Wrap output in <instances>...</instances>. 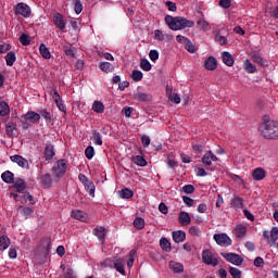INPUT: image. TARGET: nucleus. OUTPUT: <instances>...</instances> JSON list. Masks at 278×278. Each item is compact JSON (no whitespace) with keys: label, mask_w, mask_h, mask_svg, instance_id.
<instances>
[{"label":"nucleus","mask_w":278,"mask_h":278,"mask_svg":"<svg viewBox=\"0 0 278 278\" xmlns=\"http://www.w3.org/2000/svg\"><path fill=\"white\" fill-rule=\"evenodd\" d=\"M24 118L26 121H29V123L36 124L40 121V113H36L34 111H28L25 115Z\"/></svg>","instance_id":"18"},{"label":"nucleus","mask_w":278,"mask_h":278,"mask_svg":"<svg viewBox=\"0 0 278 278\" xmlns=\"http://www.w3.org/2000/svg\"><path fill=\"white\" fill-rule=\"evenodd\" d=\"M10 114V105L5 101L0 102V116H8Z\"/></svg>","instance_id":"37"},{"label":"nucleus","mask_w":278,"mask_h":278,"mask_svg":"<svg viewBox=\"0 0 278 278\" xmlns=\"http://www.w3.org/2000/svg\"><path fill=\"white\" fill-rule=\"evenodd\" d=\"M39 184L41 188L49 189L51 186H53V178L51 177V174H43L39 178Z\"/></svg>","instance_id":"11"},{"label":"nucleus","mask_w":278,"mask_h":278,"mask_svg":"<svg viewBox=\"0 0 278 278\" xmlns=\"http://www.w3.org/2000/svg\"><path fill=\"white\" fill-rule=\"evenodd\" d=\"M254 266H256V268H262V266H264V258L262 256H257L254 260Z\"/></svg>","instance_id":"63"},{"label":"nucleus","mask_w":278,"mask_h":278,"mask_svg":"<svg viewBox=\"0 0 278 278\" xmlns=\"http://www.w3.org/2000/svg\"><path fill=\"white\" fill-rule=\"evenodd\" d=\"M131 162H134V164H136L137 166L141 167H144L148 164L147 160L142 155L131 156Z\"/></svg>","instance_id":"29"},{"label":"nucleus","mask_w":278,"mask_h":278,"mask_svg":"<svg viewBox=\"0 0 278 278\" xmlns=\"http://www.w3.org/2000/svg\"><path fill=\"white\" fill-rule=\"evenodd\" d=\"M134 227H135V229H138L139 231L144 229V219L142 217L135 218Z\"/></svg>","instance_id":"41"},{"label":"nucleus","mask_w":278,"mask_h":278,"mask_svg":"<svg viewBox=\"0 0 278 278\" xmlns=\"http://www.w3.org/2000/svg\"><path fill=\"white\" fill-rule=\"evenodd\" d=\"M75 48H73V47H68V46H66V47H64V53H65V55H68V58H75Z\"/></svg>","instance_id":"59"},{"label":"nucleus","mask_w":278,"mask_h":278,"mask_svg":"<svg viewBox=\"0 0 278 278\" xmlns=\"http://www.w3.org/2000/svg\"><path fill=\"white\" fill-rule=\"evenodd\" d=\"M39 52L45 60H51V51H49V48L45 43L39 46Z\"/></svg>","instance_id":"27"},{"label":"nucleus","mask_w":278,"mask_h":278,"mask_svg":"<svg viewBox=\"0 0 278 278\" xmlns=\"http://www.w3.org/2000/svg\"><path fill=\"white\" fill-rule=\"evenodd\" d=\"M45 160H53L55 157V148L51 143H47L43 152Z\"/></svg>","instance_id":"16"},{"label":"nucleus","mask_w":278,"mask_h":278,"mask_svg":"<svg viewBox=\"0 0 278 278\" xmlns=\"http://www.w3.org/2000/svg\"><path fill=\"white\" fill-rule=\"evenodd\" d=\"M229 273L232 278H242V271L236 267H230Z\"/></svg>","instance_id":"50"},{"label":"nucleus","mask_w":278,"mask_h":278,"mask_svg":"<svg viewBox=\"0 0 278 278\" xmlns=\"http://www.w3.org/2000/svg\"><path fill=\"white\" fill-rule=\"evenodd\" d=\"M154 38L159 41L164 40V33H162L160 29L154 30Z\"/></svg>","instance_id":"64"},{"label":"nucleus","mask_w":278,"mask_h":278,"mask_svg":"<svg viewBox=\"0 0 278 278\" xmlns=\"http://www.w3.org/2000/svg\"><path fill=\"white\" fill-rule=\"evenodd\" d=\"M15 16H23L24 18H29L31 16V8L25 2H20L14 7Z\"/></svg>","instance_id":"4"},{"label":"nucleus","mask_w":278,"mask_h":278,"mask_svg":"<svg viewBox=\"0 0 278 278\" xmlns=\"http://www.w3.org/2000/svg\"><path fill=\"white\" fill-rule=\"evenodd\" d=\"M20 42L23 45V47H28V45H31V40H29V35L22 34L20 37Z\"/></svg>","instance_id":"45"},{"label":"nucleus","mask_w":278,"mask_h":278,"mask_svg":"<svg viewBox=\"0 0 278 278\" xmlns=\"http://www.w3.org/2000/svg\"><path fill=\"white\" fill-rule=\"evenodd\" d=\"M169 268H170V270H173V273H176L178 275L184 273V264H181L179 262L170 261Z\"/></svg>","instance_id":"22"},{"label":"nucleus","mask_w":278,"mask_h":278,"mask_svg":"<svg viewBox=\"0 0 278 278\" xmlns=\"http://www.w3.org/2000/svg\"><path fill=\"white\" fill-rule=\"evenodd\" d=\"M119 197L121 199H131V197H134V191L129 188L122 189L119 191Z\"/></svg>","instance_id":"38"},{"label":"nucleus","mask_w":278,"mask_h":278,"mask_svg":"<svg viewBox=\"0 0 278 278\" xmlns=\"http://www.w3.org/2000/svg\"><path fill=\"white\" fill-rule=\"evenodd\" d=\"M181 192H185V194H192V192H194V186L186 185L181 188Z\"/></svg>","instance_id":"61"},{"label":"nucleus","mask_w":278,"mask_h":278,"mask_svg":"<svg viewBox=\"0 0 278 278\" xmlns=\"http://www.w3.org/2000/svg\"><path fill=\"white\" fill-rule=\"evenodd\" d=\"M140 68H142V71H151L152 66H151V62H149V60L147 59H141L140 61Z\"/></svg>","instance_id":"44"},{"label":"nucleus","mask_w":278,"mask_h":278,"mask_svg":"<svg viewBox=\"0 0 278 278\" xmlns=\"http://www.w3.org/2000/svg\"><path fill=\"white\" fill-rule=\"evenodd\" d=\"M100 264L103 268H114V261L112 258H105Z\"/></svg>","instance_id":"53"},{"label":"nucleus","mask_w":278,"mask_h":278,"mask_svg":"<svg viewBox=\"0 0 278 278\" xmlns=\"http://www.w3.org/2000/svg\"><path fill=\"white\" fill-rule=\"evenodd\" d=\"M215 40L218 42L220 46L227 45V37L220 35V31L216 33L215 35Z\"/></svg>","instance_id":"47"},{"label":"nucleus","mask_w":278,"mask_h":278,"mask_svg":"<svg viewBox=\"0 0 278 278\" xmlns=\"http://www.w3.org/2000/svg\"><path fill=\"white\" fill-rule=\"evenodd\" d=\"M220 255L224 257V260H226V262L233 264V266H242V262H244V258L237 253L222 252Z\"/></svg>","instance_id":"5"},{"label":"nucleus","mask_w":278,"mask_h":278,"mask_svg":"<svg viewBox=\"0 0 278 278\" xmlns=\"http://www.w3.org/2000/svg\"><path fill=\"white\" fill-rule=\"evenodd\" d=\"M230 203L235 210H242L244 207L243 200L240 197L232 198Z\"/></svg>","instance_id":"31"},{"label":"nucleus","mask_w":278,"mask_h":278,"mask_svg":"<svg viewBox=\"0 0 278 278\" xmlns=\"http://www.w3.org/2000/svg\"><path fill=\"white\" fill-rule=\"evenodd\" d=\"M52 22L60 31L66 29V22L64 21V15H62V13H55L52 17Z\"/></svg>","instance_id":"8"},{"label":"nucleus","mask_w":278,"mask_h":278,"mask_svg":"<svg viewBox=\"0 0 278 278\" xmlns=\"http://www.w3.org/2000/svg\"><path fill=\"white\" fill-rule=\"evenodd\" d=\"M64 278H77V274H75V269L72 267H67L64 273Z\"/></svg>","instance_id":"55"},{"label":"nucleus","mask_w":278,"mask_h":278,"mask_svg":"<svg viewBox=\"0 0 278 278\" xmlns=\"http://www.w3.org/2000/svg\"><path fill=\"white\" fill-rule=\"evenodd\" d=\"M269 236H270L271 244H276L278 241V227L271 228Z\"/></svg>","instance_id":"46"},{"label":"nucleus","mask_w":278,"mask_h":278,"mask_svg":"<svg viewBox=\"0 0 278 278\" xmlns=\"http://www.w3.org/2000/svg\"><path fill=\"white\" fill-rule=\"evenodd\" d=\"M93 233L94 236H97L99 240H105V233H106L105 227L100 226L94 228Z\"/></svg>","instance_id":"33"},{"label":"nucleus","mask_w":278,"mask_h":278,"mask_svg":"<svg viewBox=\"0 0 278 278\" xmlns=\"http://www.w3.org/2000/svg\"><path fill=\"white\" fill-rule=\"evenodd\" d=\"M202 261L206 266H216L218 264V258L214 256V253L210 250H204L202 252Z\"/></svg>","instance_id":"6"},{"label":"nucleus","mask_w":278,"mask_h":278,"mask_svg":"<svg viewBox=\"0 0 278 278\" xmlns=\"http://www.w3.org/2000/svg\"><path fill=\"white\" fill-rule=\"evenodd\" d=\"M149 58L152 62H157L160 60V52L157 50H150Z\"/></svg>","instance_id":"57"},{"label":"nucleus","mask_w":278,"mask_h":278,"mask_svg":"<svg viewBox=\"0 0 278 278\" xmlns=\"http://www.w3.org/2000/svg\"><path fill=\"white\" fill-rule=\"evenodd\" d=\"M11 244L10 237L9 236H1L0 237V251H5Z\"/></svg>","instance_id":"30"},{"label":"nucleus","mask_w":278,"mask_h":278,"mask_svg":"<svg viewBox=\"0 0 278 278\" xmlns=\"http://www.w3.org/2000/svg\"><path fill=\"white\" fill-rule=\"evenodd\" d=\"M178 223L182 225V227H187V225H190V223H192V218H190V213L181 211L178 215Z\"/></svg>","instance_id":"13"},{"label":"nucleus","mask_w":278,"mask_h":278,"mask_svg":"<svg viewBox=\"0 0 278 278\" xmlns=\"http://www.w3.org/2000/svg\"><path fill=\"white\" fill-rule=\"evenodd\" d=\"M5 62H7V66H14V62H16V53L9 52L5 55Z\"/></svg>","instance_id":"36"},{"label":"nucleus","mask_w":278,"mask_h":278,"mask_svg":"<svg viewBox=\"0 0 278 278\" xmlns=\"http://www.w3.org/2000/svg\"><path fill=\"white\" fill-rule=\"evenodd\" d=\"M243 68L245 73H255L257 71V67H255V65H253L250 60H245L243 62Z\"/></svg>","instance_id":"34"},{"label":"nucleus","mask_w":278,"mask_h":278,"mask_svg":"<svg viewBox=\"0 0 278 278\" xmlns=\"http://www.w3.org/2000/svg\"><path fill=\"white\" fill-rule=\"evenodd\" d=\"M1 179L4 181V184H14V173L5 170L2 173Z\"/></svg>","instance_id":"26"},{"label":"nucleus","mask_w":278,"mask_h":278,"mask_svg":"<svg viewBox=\"0 0 278 278\" xmlns=\"http://www.w3.org/2000/svg\"><path fill=\"white\" fill-rule=\"evenodd\" d=\"M189 233H190V236H195L199 238V236H201V229H199V227H197V226H191L189 228Z\"/></svg>","instance_id":"60"},{"label":"nucleus","mask_w":278,"mask_h":278,"mask_svg":"<svg viewBox=\"0 0 278 278\" xmlns=\"http://www.w3.org/2000/svg\"><path fill=\"white\" fill-rule=\"evenodd\" d=\"M39 115L45 118L46 123H51L52 115L47 109L41 110Z\"/></svg>","instance_id":"43"},{"label":"nucleus","mask_w":278,"mask_h":278,"mask_svg":"<svg viewBox=\"0 0 278 278\" xmlns=\"http://www.w3.org/2000/svg\"><path fill=\"white\" fill-rule=\"evenodd\" d=\"M84 186L88 194L90 197H94V182H92L91 180H86Z\"/></svg>","instance_id":"35"},{"label":"nucleus","mask_w":278,"mask_h":278,"mask_svg":"<svg viewBox=\"0 0 278 278\" xmlns=\"http://www.w3.org/2000/svg\"><path fill=\"white\" fill-rule=\"evenodd\" d=\"M17 128H16V124L13 122H9L5 125V134L9 138H14V136H16Z\"/></svg>","instance_id":"19"},{"label":"nucleus","mask_w":278,"mask_h":278,"mask_svg":"<svg viewBox=\"0 0 278 278\" xmlns=\"http://www.w3.org/2000/svg\"><path fill=\"white\" fill-rule=\"evenodd\" d=\"M258 131L263 138L267 140H277L278 138V122L270 118V115L263 116V123L258 127Z\"/></svg>","instance_id":"1"},{"label":"nucleus","mask_w":278,"mask_h":278,"mask_svg":"<svg viewBox=\"0 0 278 278\" xmlns=\"http://www.w3.org/2000/svg\"><path fill=\"white\" fill-rule=\"evenodd\" d=\"M217 67H218V63L216 62V58L208 56L204 61V68H206V71H216Z\"/></svg>","instance_id":"15"},{"label":"nucleus","mask_w":278,"mask_h":278,"mask_svg":"<svg viewBox=\"0 0 278 278\" xmlns=\"http://www.w3.org/2000/svg\"><path fill=\"white\" fill-rule=\"evenodd\" d=\"M172 238H173L174 242H176L177 244H179V242H185L186 241V231H184V230L173 231Z\"/></svg>","instance_id":"17"},{"label":"nucleus","mask_w":278,"mask_h":278,"mask_svg":"<svg viewBox=\"0 0 278 278\" xmlns=\"http://www.w3.org/2000/svg\"><path fill=\"white\" fill-rule=\"evenodd\" d=\"M213 239L219 247H231L232 244L231 238L227 233H215Z\"/></svg>","instance_id":"7"},{"label":"nucleus","mask_w":278,"mask_h":278,"mask_svg":"<svg viewBox=\"0 0 278 278\" xmlns=\"http://www.w3.org/2000/svg\"><path fill=\"white\" fill-rule=\"evenodd\" d=\"M235 233H236L237 238H240L242 240V238H244V236H247V227L245 226H238L235 229Z\"/></svg>","instance_id":"40"},{"label":"nucleus","mask_w":278,"mask_h":278,"mask_svg":"<svg viewBox=\"0 0 278 278\" xmlns=\"http://www.w3.org/2000/svg\"><path fill=\"white\" fill-rule=\"evenodd\" d=\"M100 68L104 72V73H112L114 71V65L110 62H102L100 64Z\"/></svg>","instance_id":"39"},{"label":"nucleus","mask_w":278,"mask_h":278,"mask_svg":"<svg viewBox=\"0 0 278 278\" xmlns=\"http://www.w3.org/2000/svg\"><path fill=\"white\" fill-rule=\"evenodd\" d=\"M91 140L98 147L103 146V138L101 137V134L99 131H97V130H92Z\"/></svg>","instance_id":"28"},{"label":"nucleus","mask_w":278,"mask_h":278,"mask_svg":"<svg viewBox=\"0 0 278 278\" xmlns=\"http://www.w3.org/2000/svg\"><path fill=\"white\" fill-rule=\"evenodd\" d=\"M72 217L76 220H80V223H86V220L88 219V215L83 211H73Z\"/></svg>","instance_id":"23"},{"label":"nucleus","mask_w":278,"mask_h":278,"mask_svg":"<svg viewBox=\"0 0 278 278\" xmlns=\"http://www.w3.org/2000/svg\"><path fill=\"white\" fill-rule=\"evenodd\" d=\"M66 168H68V165L64 159H61L53 164L52 175L54 177V181H60V179L66 175Z\"/></svg>","instance_id":"3"},{"label":"nucleus","mask_w":278,"mask_h":278,"mask_svg":"<svg viewBox=\"0 0 278 278\" xmlns=\"http://www.w3.org/2000/svg\"><path fill=\"white\" fill-rule=\"evenodd\" d=\"M74 10L76 14H81V12H84V4H81V1L74 0Z\"/></svg>","instance_id":"49"},{"label":"nucleus","mask_w":278,"mask_h":278,"mask_svg":"<svg viewBox=\"0 0 278 278\" xmlns=\"http://www.w3.org/2000/svg\"><path fill=\"white\" fill-rule=\"evenodd\" d=\"M11 162H14L15 164L20 165L21 168H29V162L27 161V159L18 154L11 156Z\"/></svg>","instance_id":"12"},{"label":"nucleus","mask_w":278,"mask_h":278,"mask_svg":"<svg viewBox=\"0 0 278 278\" xmlns=\"http://www.w3.org/2000/svg\"><path fill=\"white\" fill-rule=\"evenodd\" d=\"M222 60L224 64H226V66H233L235 64L233 55H231V53H229L228 51H224L222 53Z\"/></svg>","instance_id":"21"},{"label":"nucleus","mask_w":278,"mask_h":278,"mask_svg":"<svg viewBox=\"0 0 278 278\" xmlns=\"http://www.w3.org/2000/svg\"><path fill=\"white\" fill-rule=\"evenodd\" d=\"M41 247L45 249L46 253H49L51 249V239L46 238L41 240Z\"/></svg>","instance_id":"52"},{"label":"nucleus","mask_w":278,"mask_h":278,"mask_svg":"<svg viewBox=\"0 0 278 278\" xmlns=\"http://www.w3.org/2000/svg\"><path fill=\"white\" fill-rule=\"evenodd\" d=\"M113 268L117 270V273H121V275H125V260L117 258L113 263Z\"/></svg>","instance_id":"20"},{"label":"nucleus","mask_w":278,"mask_h":278,"mask_svg":"<svg viewBox=\"0 0 278 278\" xmlns=\"http://www.w3.org/2000/svg\"><path fill=\"white\" fill-rule=\"evenodd\" d=\"M134 99H135V101H138L139 103H149V101H153V96H151V93L137 91L134 94Z\"/></svg>","instance_id":"9"},{"label":"nucleus","mask_w":278,"mask_h":278,"mask_svg":"<svg viewBox=\"0 0 278 278\" xmlns=\"http://www.w3.org/2000/svg\"><path fill=\"white\" fill-rule=\"evenodd\" d=\"M142 77H143V74L140 71L138 70L132 71L131 79H134V81H142Z\"/></svg>","instance_id":"48"},{"label":"nucleus","mask_w":278,"mask_h":278,"mask_svg":"<svg viewBox=\"0 0 278 278\" xmlns=\"http://www.w3.org/2000/svg\"><path fill=\"white\" fill-rule=\"evenodd\" d=\"M185 49L189 53H195L197 52V48L192 45V41H190V39L185 43Z\"/></svg>","instance_id":"58"},{"label":"nucleus","mask_w":278,"mask_h":278,"mask_svg":"<svg viewBox=\"0 0 278 278\" xmlns=\"http://www.w3.org/2000/svg\"><path fill=\"white\" fill-rule=\"evenodd\" d=\"M165 23L173 31H179L181 29H186L187 27H194V21L188 20L182 16H165Z\"/></svg>","instance_id":"2"},{"label":"nucleus","mask_w":278,"mask_h":278,"mask_svg":"<svg viewBox=\"0 0 278 278\" xmlns=\"http://www.w3.org/2000/svg\"><path fill=\"white\" fill-rule=\"evenodd\" d=\"M197 25H199V27H201V29H203L204 31H210V29H212V27L210 26V23H207V21L200 18L197 22Z\"/></svg>","instance_id":"42"},{"label":"nucleus","mask_w":278,"mask_h":278,"mask_svg":"<svg viewBox=\"0 0 278 278\" xmlns=\"http://www.w3.org/2000/svg\"><path fill=\"white\" fill-rule=\"evenodd\" d=\"M91 110H93L96 114H103V112H105V105L103 102L97 100L93 102Z\"/></svg>","instance_id":"25"},{"label":"nucleus","mask_w":278,"mask_h":278,"mask_svg":"<svg viewBox=\"0 0 278 278\" xmlns=\"http://www.w3.org/2000/svg\"><path fill=\"white\" fill-rule=\"evenodd\" d=\"M160 244H161V249H163V251H166V253H170V251H173V248L170 247V242L168 241V239H166V237L161 238Z\"/></svg>","instance_id":"32"},{"label":"nucleus","mask_w":278,"mask_h":278,"mask_svg":"<svg viewBox=\"0 0 278 278\" xmlns=\"http://www.w3.org/2000/svg\"><path fill=\"white\" fill-rule=\"evenodd\" d=\"M85 155L87 160H92L94 157V148L92 146H89L85 150Z\"/></svg>","instance_id":"51"},{"label":"nucleus","mask_w":278,"mask_h":278,"mask_svg":"<svg viewBox=\"0 0 278 278\" xmlns=\"http://www.w3.org/2000/svg\"><path fill=\"white\" fill-rule=\"evenodd\" d=\"M141 142H142L143 149H147L149 147V144H151V138L147 135H143L141 137Z\"/></svg>","instance_id":"62"},{"label":"nucleus","mask_w":278,"mask_h":278,"mask_svg":"<svg viewBox=\"0 0 278 278\" xmlns=\"http://www.w3.org/2000/svg\"><path fill=\"white\" fill-rule=\"evenodd\" d=\"M201 162L204 166H212V162H218V157L212 151H207Z\"/></svg>","instance_id":"10"},{"label":"nucleus","mask_w":278,"mask_h":278,"mask_svg":"<svg viewBox=\"0 0 278 278\" xmlns=\"http://www.w3.org/2000/svg\"><path fill=\"white\" fill-rule=\"evenodd\" d=\"M252 62H254L255 64H260V66H264V59H262V56L257 53H254L252 55Z\"/></svg>","instance_id":"56"},{"label":"nucleus","mask_w":278,"mask_h":278,"mask_svg":"<svg viewBox=\"0 0 278 278\" xmlns=\"http://www.w3.org/2000/svg\"><path fill=\"white\" fill-rule=\"evenodd\" d=\"M136 250H130L129 252V260L127 262V266L128 268H131V266H134V262H136Z\"/></svg>","instance_id":"54"},{"label":"nucleus","mask_w":278,"mask_h":278,"mask_svg":"<svg viewBox=\"0 0 278 278\" xmlns=\"http://www.w3.org/2000/svg\"><path fill=\"white\" fill-rule=\"evenodd\" d=\"M14 188L16 192H25V188H27V185L25 184V180H23V178H16L14 181Z\"/></svg>","instance_id":"24"},{"label":"nucleus","mask_w":278,"mask_h":278,"mask_svg":"<svg viewBox=\"0 0 278 278\" xmlns=\"http://www.w3.org/2000/svg\"><path fill=\"white\" fill-rule=\"evenodd\" d=\"M252 177L254 181H262L263 179H266V170L262 167H257L253 169Z\"/></svg>","instance_id":"14"}]
</instances>
